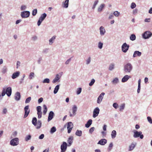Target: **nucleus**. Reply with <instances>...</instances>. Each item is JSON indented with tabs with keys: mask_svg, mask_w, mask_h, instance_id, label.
Listing matches in <instances>:
<instances>
[{
	"mask_svg": "<svg viewBox=\"0 0 152 152\" xmlns=\"http://www.w3.org/2000/svg\"><path fill=\"white\" fill-rule=\"evenodd\" d=\"M132 66L130 63H128L124 66V71L126 72H130L132 69Z\"/></svg>",
	"mask_w": 152,
	"mask_h": 152,
	"instance_id": "obj_1",
	"label": "nucleus"
},
{
	"mask_svg": "<svg viewBox=\"0 0 152 152\" xmlns=\"http://www.w3.org/2000/svg\"><path fill=\"white\" fill-rule=\"evenodd\" d=\"M142 132L141 131L138 132L136 131L134 132L133 137L135 138H137L140 137V138L142 139L143 138V135L142 134Z\"/></svg>",
	"mask_w": 152,
	"mask_h": 152,
	"instance_id": "obj_2",
	"label": "nucleus"
},
{
	"mask_svg": "<svg viewBox=\"0 0 152 152\" xmlns=\"http://www.w3.org/2000/svg\"><path fill=\"white\" fill-rule=\"evenodd\" d=\"M152 33L149 31H145L142 35L143 38L145 39L148 38L151 36Z\"/></svg>",
	"mask_w": 152,
	"mask_h": 152,
	"instance_id": "obj_3",
	"label": "nucleus"
},
{
	"mask_svg": "<svg viewBox=\"0 0 152 152\" xmlns=\"http://www.w3.org/2000/svg\"><path fill=\"white\" fill-rule=\"evenodd\" d=\"M129 45L126 43H124L122 46V50L124 53H126L128 50Z\"/></svg>",
	"mask_w": 152,
	"mask_h": 152,
	"instance_id": "obj_4",
	"label": "nucleus"
},
{
	"mask_svg": "<svg viewBox=\"0 0 152 152\" xmlns=\"http://www.w3.org/2000/svg\"><path fill=\"white\" fill-rule=\"evenodd\" d=\"M18 139L15 138L12 139L10 142V144L12 146H15L18 144Z\"/></svg>",
	"mask_w": 152,
	"mask_h": 152,
	"instance_id": "obj_5",
	"label": "nucleus"
},
{
	"mask_svg": "<svg viewBox=\"0 0 152 152\" xmlns=\"http://www.w3.org/2000/svg\"><path fill=\"white\" fill-rule=\"evenodd\" d=\"M67 148V144L65 142H63L62 144L61 145V152H65Z\"/></svg>",
	"mask_w": 152,
	"mask_h": 152,
	"instance_id": "obj_6",
	"label": "nucleus"
},
{
	"mask_svg": "<svg viewBox=\"0 0 152 152\" xmlns=\"http://www.w3.org/2000/svg\"><path fill=\"white\" fill-rule=\"evenodd\" d=\"M25 114L24 118H26L29 114L30 113V110L29 109V105H27L24 107Z\"/></svg>",
	"mask_w": 152,
	"mask_h": 152,
	"instance_id": "obj_7",
	"label": "nucleus"
},
{
	"mask_svg": "<svg viewBox=\"0 0 152 152\" xmlns=\"http://www.w3.org/2000/svg\"><path fill=\"white\" fill-rule=\"evenodd\" d=\"M30 15V12L28 11H25L22 12L21 13V16L23 18H28Z\"/></svg>",
	"mask_w": 152,
	"mask_h": 152,
	"instance_id": "obj_8",
	"label": "nucleus"
},
{
	"mask_svg": "<svg viewBox=\"0 0 152 152\" xmlns=\"http://www.w3.org/2000/svg\"><path fill=\"white\" fill-rule=\"evenodd\" d=\"M73 124L72 122H69L68 124L67 129L68 133H70L72 128H73Z\"/></svg>",
	"mask_w": 152,
	"mask_h": 152,
	"instance_id": "obj_9",
	"label": "nucleus"
},
{
	"mask_svg": "<svg viewBox=\"0 0 152 152\" xmlns=\"http://www.w3.org/2000/svg\"><path fill=\"white\" fill-rule=\"evenodd\" d=\"M99 112V109L98 107H96L95 108L93 111V117L94 118H95L97 117Z\"/></svg>",
	"mask_w": 152,
	"mask_h": 152,
	"instance_id": "obj_10",
	"label": "nucleus"
},
{
	"mask_svg": "<svg viewBox=\"0 0 152 152\" xmlns=\"http://www.w3.org/2000/svg\"><path fill=\"white\" fill-rule=\"evenodd\" d=\"M72 114H71V112L70 111L69 112L70 114V117L73 116L75 115V112L77 111V107L75 105H74L73 107H72Z\"/></svg>",
	"mask_w": 152,
	"mask_h": 152,
	"instance_id": "obj_11",
	"label": "nucleus"
},
{
	"mask_svg": "<svg viewBox=\"0 0 152 152\" xmlns=\"http://www.w3.org/2000/svg\"><path fill=\"white\" fill-rule=\"evenodd\" d=\"M104 94H105L104 93L102 92L99 96L98 98L97 101V102L99 104L102 102Z\"/></svg>",
	"mask_w": 152,
	"mask_h": 152,
	"instance_id": "obj_12",
	"label": "nucleus"
},
{
	"mask_svg": "<svg viewBox=\"0 0 152 152\" xmlns=\"http://www.w3.org/2000/svg\"><path fill=\"white\" fill-rule=\"evenodd\" d=\"M6 92L8 96H10L12 93L11 88L10 87L7 88L6 90Z\"/></svg>",
	"mask_w": 152,
	"mask_h": 152,
	"instance_id": "obj_13",
	"label": "nucleus"
},
{
	"mask_svg": "<svg viewBox=\"0 0 152 152\" xmlns=\"http://www.w3.org/2000/svg\"><path fill=\"white\" fill-rule=\"evenodd\" d=\"M107 142V140L105 139H102L98 142L97 144L102 145H104Z\"/></svg>",
	"mask_w": 152,
	"mask_h": 152,
	"instance_id": "obj_14",
	"label": "nucleus"
},
{
	"mask_svg": "<svg viewBox=\"0 0 152 152\" xmlns=\"http://www.w3.org/2000/svg\"><path fill=\"white\" fill-rule=\"evenodd\" d=\"M54 115V113L52 111H50L49 113L48 118V121H49L52 119Z\"/></svg>",
	"mask_w": 152,
	"mask_h": 152,
	"instance_id": "obj_15",
	"label": "nucleus"
},
{
	"mask_svg": "<svg viewBox=\"0 0 152 152\" xmlns=\"http://www.w3.org/2000/svg\"><path fill=\"white\" fill-rule=\"evenodd\" d=\"M20 93L18 92H17L15 96V99L17 101H18L20 99Z\"/></svg>",
	"mask_w": 152,
	"mask_h": 152,
	"instance_id": "obj_16",
	"label": "nucleus"
},
{
	"mask_svg": "<svg viewBox=\"0 0 152 152\" xmlns=\"http://www.w3.org/2000/svg\"><path fill=\"white\" fill-rule=\"evenodd\" d=\"M141 55V53L138 51H135L133 54V57H135L137 56H140Z\"/></svg>",
	"mask_w": 152,
	"mask_h": 152,
	"instance_id": "obj_17",
	"label": "nucleus"
},
{
	"mask_svg": "<svg viewBox=\"0 0 152 152\" xmlns=\"http://www.w3.org/2000/svg\"><path fill=\"white\" fill-rule=\"evenodd\" d=\"M130 77V76L128 75H126L122 78L121 81L122 82H126Z\"/></svg>",
	"mask_w": 152,
	"mask_h": 152,
	"instance_id": "obj_18",
	"label": "nucleus"
},
{
	"mask_svg": "<svg viewBox=\"0 0 152 152\" xmlns=\"http://www.w3.org/2000/svg\"><path fill=\"white\" fill-rule=\"evenodd\" d=\"M100 34L102 35H104L105 32V31L104 28L102 26L100 28Z\"/></svg>",
	"mask_w": 152,
	"mask_h": 152,
	"instance_id": "obj_19",
	"label": "nucleus"
},
{
	"mask_svg": "<svg viewBox=\"0 0 152 152\" xmlns=\"http://www.w3.org/2000/svg\"><path fill=\"white\" fill-rule=\"evenodd\" d=\"M20 74V72H16L14 73L12 76V79H14L18 77Z\"/></svg>",
	"mask_w": 152,
	"mask_h": 152,
	"instance_id": "obj_20",
	"label": "nucleus"
},
{
	"mask_svg": "<svg viewBox=\"0 0 152 152\" xmlns=\"http://www.w3.org/2000/svg\"><path fill=\"white\" fill-rule=\"evenodd\" d=\"M92 120L89 119L87 122V123L85 124V126L87 128H88L92 123Z\"/></svg>",
	"mask_w": 152,
	"mask_h": 152,
	"instance_id": "obj_21",
	"label": "nucleus"
},
{
	"mask_svg": "<svg viewBox=\"0 0 152 152\" xmlns=\"http://www.w3.org/2000/svg\"><path fill=\"white\" fill-rule=\"evenodd\" d=\"M60 78V77H59V75L58 74H57L56 75V77L53 80V83H55L57 82L58 80H59Z\"/></svg>",
	"mask_w": 152,
	"mask_h": 152,
	"instance_id": "obj_22",
	"label": "nucleus"
},
{
	"mask_svg": "<svg viewBox=\"0 0 152 152\" xmlns=\"http://www.w3.org/2000/svg\"><path fill=\"white\" fill-rule=\"evenodd\" d=\"M73 137L72 136L69 137L68 140V143L69 144V146H70L72 142Z\"/></svg>",
	"mask_w": 152,
	"mask_h": 152,
	"instance_id": "obj_23",
	"label": "nucleus"
},
{
	"mask_svg": "<svg viewBox=\"0 0 152 152\" xmlns=\"http://www.w3.org/2000/svg\"><path fill=\"white\" fill-rule=\"evenodd\" d=\"M69 2V0H66L64 4V3H63V7L65 8H67L68 6Z\"/></svg>",
	"mask_w": 152,
	"mask_h": 152,
	"instance_id": "obj_24",
	"label": "nucleus"
},
{
	"mask_svg": "<svg viewBox=\"0 0 152 152\" xmlns=\"http://www.w3.org/2000/svg\"><path fill=\"white\" fill-rule=\"evenodd\" d=\"M141 80L140 79L138 81V89L137 90V92L138 93H139L140 91V83H141Z\"/></svg>",
	"mask_w": 152,
	"mask_h": 152,
	"instance_id": "obj_25",
	"label": "nucleus"
},
{
	"mask_svg": "<svg viewBox=\"0 0 152 152\" xmlns=\"http://www.w3.org/2000/svg\"><path fill=\"white\" fill-rule=\"evenodd\" d=\"M42 123L41 121L38 120L37 122V126L36 127L37 129H39L41 126Z\"/></svg>",
	"mask_w": 152,
	"mask_h": 152,
	"instance_id": "obj_26",
	"label": "nucleus"
},
{
	"mask_svg": "<svg viewBox=\"0 0 152 152\" xmlns=\"http://www.w3.org/2000/svg\"><path fill=\"white\" fill-rule=\"evenodd\" d=\"M104 7V4H101L99 7L98 8V10L99 12H101Z\"/></svg>",
	"mask_w": 152,
	"mask_h": 152,
	"instance_id": "obj_27",
	"label": "nucleus"
},
{
	"mask_svg": "<svg viewBox=\"0 0 152 152\" xmlns=\"http://www.w3.org/2000/svg\"><path fill=\"white\" fill-rule=\"evenodd\" d=\"M116 135V132L115 130H113L111 133V137L112 138H115Z\"/></svg>",
	"mask_w": 152,
	"mask_h": 152,
	"instance_id": "obj_28",
	"label": "nucleus"
},
{
	"mask_svg": "<svg viewBox=\"0 0 152 152\" xmlns=\"http://www.w3.org/2000/svg\"><path fill=\"white\" fill-rule=\"evenodd\" d=\"M75 134L78 136H81L82 134V132L81 131L77 130L76 131Z\"/></svg>",
	"mask_w": 152,
	"mask_h": 152,
	"instance_id": "obj_29",
	"label": "nucleus"
},
{
	"mask_svg": "<svg viewBox=\"0 0 152 152\" xmlns=\"http://www.w3.org/2000/svg\"><path fill=\"white\" fill-rule=\"evenodd\" d=\"M32 123L35 126H36L37 124V119L36 118L34 117L33 118L32 120Z\"/></svg>",
	"mask_w": 152,
	"mask_h": 152,
	"instance_id": "obj_30",
	"label": "nucleus"
},
{
	"mask_svg": "<svg viewBox=\"0 0 152 152\" xmlns=\"http://www.w3.org/2000/svg\"><path fill=\"white\" fill-rule=\"evenodd\" d=\"M46 14L44 13L39 18V19L41 20L42 21H43L46 16Z\"/></svg>",
	"mask_w": 152,
	"mask_h": 152,
	"instance_id": "obj_31",
	"label": "nucleus"
},
{
	"mask_svg": "<svg viewBox=\"0 0 152 152\" xmlns=\"http://www.w3.org/2000/svg\"><path fill=\"white\" fill-rule=\"evenodd\" d=\"M56 36H54L50 39L49 40L50 42V44L51 45L53 42V41L56 38Z\"/></svg>",
	"mask_w": 152,
	"mask_h": 152,
	"instance_id": "obj_32",
	"label": "nucleus"
},
{
	"mask_svg": "<svg viewBox=\"0 0 152 152\" xmlns=\"http://www.w3.org/2000/svg\"><path fill=\"white\" fill-rule=\"evenodd\" d=\"M43 107L44 108V110L43 111V113L44 115H45L47 111V106L45 104L43 105Z\"/></svg>",
	"mask_w": 152,
	"mask_h": 152,
	"instance_id": "obj_33",
	"label": "nucleus"
},
{
	"mask_svg": "<svg viewBox=\"0 0 152 152\" xmlns=\"http://www.w3.org/2000/svg\"><path fill=\"white\" fill-rule=\"evenodd\" d=\"M59 86L58 85L56 86L53 92L54 94H56L57 92L59 89Z\"/></svg>",
	"mask_w": 152,
	"mask_h": 152,
	"instance_id": "obj_34",
	"label": "nucleus"
},
{
	"mask_svg": "<svg viewBox=\"0 0 152 152\" xmlns=\"http://www.w3.org/2000/svg\"><path fill=\"white\" fill-rule=\"evenodd\" d=\"M136 39V36L134 34H133L131 35V36L130 37V39L134 41Z\"/></svg>",
	"mask_w": 152,
	"mask_h": 152,
	"instance_id": "obj_35",
	"label": "nucleus"
},
{
	"mask_svg": "<svg viewBox=\"0 0 152 152\" xmlns=\"http://www.w3.org/2000/svg\"><path fill=\"white\" fill-rule=\"evenodd\" d=\"M7 71V68L5 66H4L2 68L1 72L3 74L5 73Z\"/></svg>",
	"mask_w": 152,
	"mask_h": 152,
	"instance_id": "obj_36",
	"label": "nucleus"
},
{
	"mask_svg": "<svg viewBox=\"0 0 152 152\" xmlns=\"http://www.w3.org/2000/svg\"><path fill=\"white\" fill-rule=\"evenodd\" d=\"M56 127L54 126H53L52 127L51 129L50 130V133H53L54 132H56Z\"/></svg>",
	"mask_w": 152,
	"mask_h": 152,
	"instance_id": "obj_37",
	"label": "nucleus"
},
{
	"mask_svg": "<svg viewBox=\"0 0 152 152\" xmlns=\"http://www.w3.org/2000/svg\"><path fill=\"white\" fill-rule=\"evenodd\" d=\"M42 82L43 83H49L50 80L48 78H45L43 80Z\"/></svg>",
	"mask_w": 152,
	"mask_h": 152,
	"instance_id": "obj_38",
	"label": "nucleus"
},
{
	"mask_svg": "<svg viewBox=\"0 0 152 152\" xmlns=\"http://www.w3.org/2000/svg\"><path fill=\"white\" fill-rule=\"evenodd\" d=\"M118 82V80L117 78H115L112 81L113 83L114 84L117 83Z\"/></svg>",
	"mask_w": 152,
	"mask_h": 152,
	"instance_id": "obj_39",
	"label": "nucleus"
},
{
	"mask_svg": "<svg viewBox=\"0 0 152 152\" xmlns=\"http://www.w3.org/2000/svg\"><path fill=\"white\" fill-rule=\"evenodd\" d=\"M114 67V65L113 64H111L109 67V69L112 70Z\"/></svg>",
	"mask_w": 152,
	"mask_h": 152,
	"instance_id": "obj_40",
	"label": "nucleus"
},
{
	"mask_svg": "<svg viewBox=\"0 0 152 152\" xmlns=\"http://www.w3.org/2000/svg\"><path fill=\"white\" fill-rule=\"evenodd\" d=\"M135 145L133 144H132L129 146V151H131L135 147Z\"/></svg>",
	"mask_w": 152,
	"mask_h": 152,
	"instance_id": "obj_41",
	"label": "nucleus"
},
{
	"mask_svg": "<svg viewBox=\"0 0 152 152\" xmlns=\"http://www.w3.org/2000/svg\"><path fill=\"white\" fill-rule=\"evenodd\" d=\"M98 2V0H96L94 2V4L93 5L92 7V8L93 9H94L95 8Z\"/></svg>",
	"mask_w": 152,
	"mask_h": 152,
	"instance_id": "obj_42",
	"label": "nucleus"
},
{
	"mask_svg": "<svg viewBox=\"0 0 152 152\" xmlns=\"http://www.w3.org/2000/svg\"><path fill=\"white\" fill-rule=\"evenodd\" d=\"M113 14L116 17H118L119 15L120 12L117 11H115L114 12Z\"/></svg>",
	"mask_w": 152,
	"mask_h": 152,
	"instance_id": "obj_43",
	"label": "nucleus"
},
{
	"mask_svg": "<svg viewBox=\"0 0 152 152\" xmlns=\"http://www.w3.org/2000/svg\"><path fill=\"white\" fill-rule=\"evenodd\" d=\"M125 107V104H122L120 106V111H122L124 109Z\"/></svg>",
	"mask_w": 152,
	"mask_h": 152,
	"instance_id": "obj_44",
	"label": "nucleus"
},
{
	"mask_svg": "<svg viewBox=\"0 0 152 152\" xmlns=\"http://www.w3.org/2000/svg\"><path fill=\"white\" fill-rule=\"evenodd\" d=\"M31 97H29L28 98H27L26 100L25 103H28L31 101Z\"/></svg>",
	"mask_w": 152,
	"mask_h": 152,
	"instance_id": "obj_45",
	"label": "nucleus"
},
{
	"mask_svg": "<svg viewBox=\"0 0 152 152\" xmlns=\"http://www.w3.org/2000/svg\"><path fill=\"white\" fill-rule=\"evenodd\" d=\"M37 12V9H34L33 10L32 14L33 16H35L36 15Z\"/></svg>",
	"mask_w": 152,
	"mask_h": 152,
	"instance_id": "obj_46",
	"label": "nucleus"
},
{
	"mask_svg": "<svg viewBox=\"0 0 152 152\" xmlns=\"http://www.w3.org/2000/svg\"><path fill=\"white\" fill-rule=\"evenodd\" d=\"M95 82V80L94 79H92L91 82L89 84V85L90 86H91L93 85V84L94 83V82Z\"/></svg>",
	"mask_w": 152,
	"mask_h": 152,
	"instance_id": "obj_47",
	"label": "nucleus"
},
{
	"mask_svg": "<svg viewBox=\"0 0 152 152\" xmlns=\"http://www.w3.org/2000/svg\"><path fill=\"white\" fill-rule=\"evenodd\" d=\"M31 138V136L30 135H28L25 138V140L26 141H28V140L30 139Z\"/></svg>",
	"mask_w": 152,
	"mask_h": 152,
	"instance_id": "obj_48",
	"label": "nucleus"
},
{
	"mask_svg": "<svg viewBox=\"0 0 152 152\" xmlns=\"http://www.w3.org/2000/svg\"><path fill=\"white\" fill-rule=\"evenodd\" d=\"M136 7V4L135 3L133 2L132 3L131 5V8L132 9H134V8H135Z\"/></svg>",
	"mask_w": 152,
	"mask_h": 152,
	"instance_id": "obj_49",
	"label": "nucleus"
},
{
	"mask_svg": "<svg viewBox=\"0 0 152 152\" xmlns=\"http://www.w3.org/2000/svg\"><path fill=\"white\" fill-rule=\"evenodd\" d=\"M34 73L33 72H31L29 75V78L30 79H32L33 77H34Z\"/></svg>",
	"mask_w": 152,
	"mask_h": 152,
	"instance_id": "obj_50",
	"label": "nucleus"
},
{
	"mask_svg": "<svg viewBox=\"0 0 152 152\" xmlns=\"http://www.w3.org/2000/svg\"><path fill=\"white\" fill-rule=\"evenodd\" d=\"M147 119L148 121L150 123L152 124V119L151 117L148 116L147 117Z\"/></svg>",
	"mask_w": 152,
	"mask_h": 152,
	"instance_id": "obj_51",
	"label": "nucleus"
},
{
	"mask_svg": "<svg viewBox=\"0 0 152 152\" xmlns=\"http://www.w3.org/2000/svg\"><path fill=\"white\" fill-rule=\"evenodd\" d=\"M38 114V117L39 118H40L42 117V112H37V113Z\"/></svg>",
	"mask_w": 152,
	"mask_h": 152,
	"instance_id": "obj_52",
	"label": "nucleus"
},
{
	"mask_svg": "<svg viewBox=\"0 0 152 152\" xmlns=\"http://www.w3.org/2000/svg\"><path fill=\"white\" fill-rule=\"evenodd\" d=\"M6 94V90L5 88H3V91H2V94H1L2 96H4Z\"/></svg>",
	"mask_w": 152,
	"mask_h": 152,
	"instance_id": "obj_53",
	"label": "nucleus"
},
{
	"mask_svg": "<svg viewBox=\"0 0 152 152\" xmlns=\"http://www.w3.org/2000/svg\"><path fill=\"white\" fill-rule=\"evenodd\" d=\"M95 129V128L94 127H92L89 130V132L91 133H92L94 131Z\"/></svg>",
	"mask_w": 152,
	"mask_h": 152,
	"instance_id": "obj_54",
	"label": "nucleus"
},
{
	"mask_svg": "<svg viewBox=\"0 0 152 152\" xmlns=\"http://www.w3.org/2000/svg\"><path fill=\"white\" fill-rule=\"evenodd\" d=\"M41 107L40 106H38L37 107V112H41Z\"/></svg>",
	"mask_w": 152,
	"mask_h": 152,
	"instance_id": "obj_55",
	"label": "nucleus"
},
{
	"mask_svg": "<svg viewBox=\"0 0 152 152\" xmlns=\"http://www.w3.org/2000/svg\"><path fill=\"white\" fill-rule=\"evenodd\" d=\"M103 46V43L101 42H99L98 44V47L100 49H101Z\"/></svg>",
	"mask_w": 152,
	"mask_h": 152,
	"instance_id": "obj_56",
	"label": "nucleus"
},
{
	"mask_svg": "<svg viewBox=\"0 0 152 152\" xmlns=\"http://www.w3.org/2000/svg\"><path fill=\"white\" fill-rule=\"evenodd\" d=\"M81 88H79L78 89H77V94H79L81 92Z\"/></svg>",
	"mask_w": 152,
	"mask_h": 152,
	"instance_id": "obj_57",
	"label": "nucleus"
},
{
	"mask_svg": "<svg viewBox=\"0 0 152 152\" xmlns=\"http://www.w3.org/2000/svg\"><path fill=\"white\" fill-rule=\"evenodd\" d=\"M113 106L114 108L116 109L118 107V104L116 103H115L113 104Z\"/></svg>",
	"mask_w": 152,
	"mask_h": 152,
	"instance_id": "obj_58",
	"label": "nucleus"
},
{
	"mask_svg": "<svg viewBox=\"0 0 152 152\" xmlns=\"http://www.w3.org/2000/svg\"><path fill=\"white\" fill-rule=\"evenodd\" d=\"M42 21L41 20L39 19L38 22H37V25L38 26H39L41 24L42 22Z\"/></svg>",
	"mask_w": 152,
	"mask_h": 152,
	"instance_id": "obj_59",
	"label": "nucleus"
},
{
	"mask_svg": "<svg viewBox=\"0 0 152 152\" xmlns=\"http://www.w3.org/2000/svg\"><path fill=\"white\" fill-rule=\"evenodd\" d=\"M43 100V98L42 97L40 98L38 100V103H40L42 102Z\"/></svg>",
	"mask_w": 152,
	"mask_h": 152,
	"instance_id": "obj_60",
	"label": "nucleus"
},
{
	"mask_svg": "<svg viewBox=\"0 0 152 152\" xmlns=\"http://www.w3.org/2000/svg\"><path fill=\"white\" fill-rule=\"evenodd\" d=\"M44 137V134H41L39 137V138L40 139H42Z\"/></svg>",
	"mask_w": 152,
	"mask_h": 152,
	"instance_id": "obj_61",
	"label": "nucleus"
},
{
	"mask_svg": "<svg viewBox=\"0 0 152 152\" xmlns=\"http://www.w3.org/2000/svg\"><path fill=\"white\" fill-rule=\"evenodd\" d=\"M7 112V109L5 108L4 109L3 113V114H5Z\"/></svg>",
	"mask_w": 152,
	"mask_h": 152,
	"instance_id": "obj_62",
	"label": "nucleus"
},
{
	"mask_svg": "<svg viewBox=\"0 0 152 152\" xmlns=\"http://www.w3.org/2000/svg\"><path fill=\"white\" fill-rule=\"evenodd\" d=\"M90 59H91L90 57H89L88 58V59L86 61H87L86 63L87 64H89L90 63V61H91Z\"/></svg>",
	"mask_w": 152,
	"mask_h": 152,
	"instance_id": "obj_63",
	"label": "nucleus"
},
{
	"mask_svg": "<svg viewBox=\"0 0 152 152\" xmlns=\"http://www.w3.org/2000/svg\"><path fill=\"white\" fill-rule=\"evenodd\" d=\"M150 18H146L145 20V22H150Z\"/></svg>",
	"mask_w": 152,
	"mask_h": 152,
	"instance_id": "obj_64",
	"label": "nucleus"
}]
</instances>
